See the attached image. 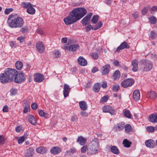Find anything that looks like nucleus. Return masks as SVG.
Returning a JSON list of instances; mask_svg holds the SVG:
<instances>
[{
	"instance_id": "1",
	"label": "nucleus",
	"mask_w": 157,
	"mask_h": 157,
	"mask_svg": "<svg viewBox=\"0 0 157 157\" xmlns=\"http://www.w3.org/2000/svg\"><path fill=\"white\" fill-rule=\"evenodd\" d=\"M86 13L87 11L84 8L75 9L64 19V21L66 25L72 24L81 19Z\"/></svg>"
},
{
	"instance_id": "2",
	"label": "nucleus",
	"mask_w": 157,
	"mask_h": 157,
	"mask_svg": "<svg viewBox=\"0 0 157 157\" xmlns=\"http://www.w3.org/2000/svg\"><path fill=\"white\" fill-rule=\"evenodd\" d=\"M18 71L13 69L8 68L5 70L4 74H0V81L3 83H6L13 80Z\"/></svg>"
},
{
	"instance_id": "3",
	"label": "nucleus",
	"mask_w": 157,
	"mask_h": 157,
	"mask_svg": "<svg viewBox=\"0 0 157 157\" xmlns=\"http://www.w3.org/2000/svg\"><path fill=\"white\" fill-rule=\"evenodd\" d=\"M7 23L11 28H20L22 27L24 24V21L21 17H14V15H10L8 18Z\"/></svg>"
},
{
	"instance_id": "4",
	"label": "nucleus",
	"mask_w": 157,
	"mask_h": 157,
	"mask_svg": "<svg viewBox=\"0 0 157 157\" xmlns=\"http://www.w3.org/2000/svg\"><path fill=\"white\" fill-rule=\"evenodd\" d=\"M134 82V80L133 79L128 78L123 81L121 83V85L124 88H126L132 86Z\"/></svg>"
},
{
	"instance_id": "5",
	"label": "nucleus",
	"mask_w": 157,
	"mask_h": 157,
	"mask_svg": "<svg viewBox=\"0 0 157 157\" xmlns=\"http://www.w3.org/2000/svg\"><path fill=\"white\" fill-rule=\"evenodd\" d=\"M102 111L104 113H109L111 115H114L116 113L115 109L109 105L104 106L102 108Z\"/></svg>"
},
{
	"instance_id": "6",
	"label": "nucleus",
	"mask_w": 157,
	"mask_h": 157,
	"mask_svg": "<svg viewBox=\"0 0 157 157\" xmlns=\"http://www.w3.org/2000/svg\"><path fill=\"white\" fill-rule=\"evenodd\" d=\"M25 79V77L23 73H21L15 76L13 79L14 81L17 83H21Z\"/></svg>"
},
{
	"instance_id": "7",
	"label": "nucleus",
	"mask_w": 157,
	"mask_h": 157,
	"mask_svg": "<svg viewBox=\"0 0 157 157\" xmlns=\"http://www.w3.org/2000/svg\"><path fill=\"white\" fill-rule=\"evenodd\" d=\"M34 81L37 82H41L44 79V76L42 74L37 73L33 75Z\"/></svg>"
},
{
	"instance_id": "8",
	"label": "nucleus",
	"mask_w": 157,
	"mask_h": 157,
	"mask_svg": "<svg viewBox=\"0 0 157 157\" xmlns=\"http://www.w3.org/2000/svg\"><path fill=\"white\" fill-rule=\"evenodd\" d=\"M79 46L77 44H72L70 46H65L64 49L65 50L69 52L71 51L74 52L76 51L77 49H78Z\"/></svg>"
},
{
	"instance_id": "9",
	"label": "nucleus",
	"mask_w": 157,
	"mask_h": 157,
	"mask_svg": "<svg viewBox=\"0 0 157 157\" xmlns=\"http://www.w3.org/2000/svg\"><path fill=\"white\" fill-rule=\"evenodd\" d=\"M144 65V70L145 71H148L150 70L152 67V64L151 62L149 60H146L143 63Z\"/></svg>"
},
{
	"instance_id": "10",
	"label": "nucleus",
	"mask_w": 157,
	"mask_h": 157,
	"mask_svg": "<svg viewBox=\"0 0 157 157\" xmlns=\"http://www.w3.org/2000/svg\"><path fill=\"white\" fill-rule=\"evenodd\" d=\"M36 47L38 52L41 53L44 52L45 47L43 44L41 42H38L36 44Z\"/></svg>"
},
{
	"instance_id": "11",
	"label": "nucleus",
	"mask_w": 157,
	"mask_h": 157,
	"mask_svg": "<svg viewBox=\"0 0 157 157\" xmlns=\"http://www.w3.org/2000/svg\"><path fill=\"white\" fill-rule=\"evenodd\" d=\"M89 147H94L99 149V145L98 140L96 138H94L89 144Z\"/></svg>"
},
{
	"instance_id": "12",
	"label": "nucleus",
	"mask_w": 157,
	"mask_h": 157,
	"mask_svg": "<svg viewBox=\"0 0 157 157\" xmlns=\"http://www.w3.org/2000/svg\"><path fill=\"white\" fill-rule=\"evenodd\" d=\"M129 45L126 41H124L117 48L116 51L118 52L120 50L129 48Z\"/></svg>"
},
{
	"instance_id": "13",
	"label": "nucleus",
	"mask_w": 157,
	"mask_h": 157,
	"mask_svg": "<svg viewBox=\"0 0 157 157\" xmlns=\"http://www.w3.org/2000/svg\"><path fill=\"white\" fill-rule=\"evenodd\" d=\"M146 96L147 98L152 100H155L157 97L156 93L153 91L147 92Z\"/></svg>"
},
{
	"instance_id": "14",
	"label": "nucleus",
	"mask_w": 157,
	"mask_h": 157,
	"mask_svg": "<svg viewBox=\"0 0 157 157\" xmlns=\"http://www.w3.org/2000/svg\"><path fill=\"white\" fill-rule=\"evenodd\" d=\"M138 61L136 59L133 60L131 63V65L133 66L132 70L134 72H136L138 71Z\"/></svg>"
},
{
	"instance_id": "15",
	"label": "nucleus",
	"mask_w": 157,
	"mask_h": 157,
	"mask_svg": "<svg viewBox=\"0 0 157 157\" xmlns=\"http://www.w3.org/2000/svg\"><path fill=\"white\" fill-rule=\"evenodd\" d=\"M124 125L123 123H119L117 124L113 127V129L117 131H120L122 130L124 128Z\"/></svg>"
},
{
	"instance_id": "16",
	"label": "nucleus",
	"mask_w": 157,
	"mask_h": 157,
	"mask_svg": "<svg viewBox=\"0 0 157 157\" xmlns=\"http://www.w3.org/2000/svg\"><path fill=\"white\" fill-rule=\"evenodd\" d=\"M78 62L79 65L81 66H85L87 64L86 60L82 56H80L78 59Z\"/></svg>"
},
{
	"instance_id": "17",
	"label": "nucleus",
	"mask_w": 157,
	"mask_h": 157,
	"mask_svg": "<svg viewBox=\"0 0 157 157\" xmlns=\"http://www.w3.org/2000/svg\"><path fill=\"white\" fill-rule=\"evenodd\" d=\"M110 68V66L109 64H106L102 68V75H106L109 73Z\"/></svg>"
},
{
	"instance_id": "18",
	"label": "nucleus",
	"mask_w": 157,
	"mask_h": 157,
	"mask_svg": "<svg viewBox=\"0 0 157 157\" xmlns=\"http://www.w3.org/2000/svg\"><path fill=\"white\" fill-rule=\"evenodd\" d=\"M133 98L134 100L136 101H139L140 98V93L138 90H135L133 93Z\"/></svg>"
},
{
	"instance_id": "19",
	"label": "nucleus",
	"mask_w": 157,
	"mask_h": 157,
	"mask_svg": "<svg viewBox=\"0 0 157 157\" xmlns=\"http://www.w3.org/2000/svg\"><path fill=\"white\" fill-rule=\"evenodd\" d=\"M79 105L81 109L83 111H85L87 109V105L86 102L84 101L79 102Z\"/></svg>"
},
{
	"instance_id": "20",
	"label": "nucleus",
	"mask_w": 157,
	"mask_h": 157,
	"mask_svg": "<svg viewBox=\"0 0 157 157\" xmlns=\"http://www.w3.org/2000/svg\"><path fill=\"white\" fill-rule=\"evenodd\" d=\"M155 143L152 140L150 139L145 141V144L147 147L153 148L154 147Z\"/></svg>"
},
{
	"instance_id": "21",
	"label": "nucleus",
	"mask_w": 157,
	"mask_h": 157,
	"mask_svg": "<svg viewBox=\"0 0 157 157\" xmlns=\"http://www.w3.org/2000/svg\"><path fill=\"white\" fill-rule=\"evenodd\" d=\"M61 151L59 147H52L50 150L51 152L53 154L56 155L59 153Z\"/></svg>"
},
{
	"instance_id": "22",
	"label": "nucleus",
	"mask_w": 157,
	"mask_h": 157,
	"mask_svg": "<svg viewBox=\"0 0 157 157\" xmlns=\"http://www.w3.org/2000/svg\"><path fill=\"white\" fill-rule=\"evenodd\" d=\"M98 149L94 147L93 148L89 147V148L88 151V154L91 155L95 154L98 152Z\"/></svg>"
},
{
	"instance_id": "23",
	"label": "nucleus",
	"mask_w": 157,
	"mask_h": 157,
	"mask_svg": "<svg viewBox=\"0 0 157 157\" xmlns=\"http://www.w3.org/2000/svg\"><path fill=\"white\" fill-rule=\"evenodd\" d=\"M77 142L82 145H84L86 142V139L83 138L82 136H79Z\"/></svg>"
},
{
	"instance_id": "24",
	"label": "nucleus",
	"mask_w": 157,
	"mask_h": 157,
	"mask_svg": "<svg viewBox=\"0 0 157 157\" xmlns=\"http://www.w3.org/2000/svg\"><path fill=\"white\" fill-rule=\"evenodd\" d=\"M29 122L32 124L35 125L36 124V120L34 117L32 115H29L28 117Z\"/></svg>"
},
{
	"instance_id": "25",
	"label": "nucleus",
	"mask_w": 157,
	"mask_h": 157,
	"mask_svg": "<svg viewBox=\"0 0 157 157\" xmlns=\"http://www.w3.org/2000/svg\"><path fill=\"white\" fill-rule=\"evenodd\" d=\"M101 88L100 84L99 83H96L94 85L93 89L95 92L98 93Z\"/></svg>"
},
{
	"instance_id": "26",
	"label": "nucleus",
	"mask_w": 157,
	"mask_h": 157,
	"mask_svg": "<svg viewBox=\"0 0 157 157\" xmlns=\"http://www.w3.org/2000/svg\"><path fill=\"white\" fill-rule=\"evenodd\" d=\"M36 151L37 152L43 154L46 152V149L44 147H37L36 149Z\"/></svg>"
},
{
	"instance_id": "27",
	"label": "nucleus",
	"mask_w": 157,
	"mask_h": 157,
	"mask_svg": "<svg viewBox=\"0 0 157 157\" xmlns=\"http://www.w3.org/2000/svg\"><path fill=\"white\" fill-rule=\"evenodd\" d=\"M111 151L115 154H119L120 152L117 147L115 146H112L110 149Z\"/></svg>"
},
{
	"instance_id": "28",
	"label": "nucleus",
	"mask_w": 157,
	"mask_h": 157,
	"mask_svg": "<svg viewBox=\"0 0 157 157\" xmlns=\"http://www.w3.org/2000/svg\"><path fill=\"white\" fill-rule=\"evenodd\" d=\"M15 67L18 70H21L23 67V64L22 62L19 61H17L15 63Z\"/></svg>"
},
{
	"instance_id": "29",
	"label": "nucleus",
	"mask_w": 157,
	"mask_h": 157,
	"mask_svg": "<svg viewBox=\"0 0 157 157\" xmlns=\"http://www.w3.org/2000/svg\"><path fill=\"white\" fill-rule=\"evenodd\" d=\"M33 5H32L27 10V12L30 14H34L35 13L36 11L34 8L33 7Z\"/></svg>"
},
{
	"instance_id": "30",
	"label": "nucleus",
	"mask_w": 157,
	"mask_h": 157,
	"mask_svg": "<svg viewBox=\"0 0 157 157\" xmlns=\"http://www.w3.org/2000/svg\"><path fill=\"white\" fill-rule=\"evenodd\" d=\"M124 128H125V130L126 132L129 133L131 132H132V127L129 124H127Z\"/></svg>"
},
{
	"instance_id": "31",
	"label": "nucleus",
	"mask_w": 157,
	"mask_h": 157,
	"mask_svg": "<svg viewBox=\"0 0 157 157\" xmlns=\"http://www.w3.org/2000/svg\"><path fill=\"white\" fill-rule=\"evenodd\" d=\"M123 144L124 147H130L132 143L127 139H125L123 140Z\"/></svg>"
},
{
	"instance_id": "32",
	"label": "nucleus",
	"mask_w": 157,
	"mask_h": 157,
	"mask_svg": "<svg viewBox=\"0 0 157 157\" xmlns=\"http://www.w3.org/2000/svg\"><path fill=\"white\" fill-rule=\"evenodd\" d=\"M33 149L30 147L27 151V153L25 157H33Z\"/></svg>"
},
{
	"instance_id": "33",
	"label": "nucleus",
	"mask_w": 157,
	"mask_h": 157,
	"mask_svg": "<svg viewBox=\"0 0 157 157\" xmlns=\"http://www.w3.org/2000/svg\"><path fill=\"white\" fill-rule=\"evenodd\" d=\"M113 78L115 80L120 78V72L118 70H116L114 72L113 74Z\"/></svg>"
},
{
	"instance_id": "34",
	"label": "nucleus",
	"mask_w": 157,
	"mask_h": 157,
	"mask_svg": "<svg viewBox=\"0 0 157 157\" xmlns=\"http://www.w3.org/2000/svg\"><path fill=\"white\" fill-rule=\"evenodd\" d=\"M32 5L29 2H22L21 6L24 8L28 9Z\"/></svg>"
},
{
	"instance_id": "35",
	"label": "nucleus",
	"mask_w": 157,
	"mask_h": 157,
	"mask_svg": "<svg viewBox=\"0 0 157 157\" xmlns=\"http://www.w3.org/2000/svg\"><path fill=\"white\" fill-rule=\"evenodd\" d=\"M99 16L98 15L93 16L91 19V21L93 24L96 23L98 21Z\"/></svg>"
},
{
	"instance_id": "36",
	"label": "nucleus",
	"mask_w": 157,
	"mask_h": 157,
	"mask_svg": "<svg viewBox=\"0 0 157 157\" xmlns=\"http://www.w3.org/2000/svg\"><path fill=\"white\" fill-rule=\"evenodd\" d=\"M38 113L39 115L41 116H43L44 117L46 118L48 116V115L47 113H45L42 110H39Z\"/></svg>"
},
{
	"instance_id": "37",
	"label": "nucleus",
	"mask_w": 157,
	"mask_h": 157,
	"mask_svg": "<svg viewBox=\"0 0 157 157\" xmlns=\"http://www.w3.org/2000/svg\"><path fill=\"white\" fill-rule=\"evenodd\" d=\"M149 10L151 13L154 14L155 12L157 11V6H154L151 8H149Z\"/></svg>"
},
{
	"instance_id": "38",
	"label": "nucleus",
	"mask_w": 157,
	"mask_h": 157,
	"mask_svg": "<svg viewBox=\"0 0 157 157\" xmlns=\"http://www.w3.org/2000/svg\"><path fill=\"white\" fill-rule=\"evenodd\" d=\"M53 56L55 58H58L61 55V53L58 50H55L53 52Z\"/></svg>"
},
{
	"instance_id": "39",
	"label": "nucleus",
	"mask_w": 157,
	"mask_h": 157,
	"mask_svg": "<svg viewBox=\"0 0 157 157\" xmlns=\"http://www.w3.org/2000/svg\"><path fill=\"white\" fill-rule=\"evenodd\" d=\"M90 20L89 19L87 18V17H85L82 20V24L83 25H86L88 23Z\"/></svg>"
},
{
	"instance_id": "40",
	"label": "nucleus",
	"mask_w": 157,
	"mask_h": 157,
	"mask_svg": "<svg viewBox=\"0 0 157 157\" xmlns=\"http://www.w3.org/2000/svg\"><path fill=\"white\" fill-rule=\"evenodd\" d=\"M102 25V23L101 22H99L97 25L94 26V30H96L100 28Z\"/></svg>"
},
{
	"instance_id": "41",
	"label": "nucleus",
	"mask_w": 157,
	"mask_h": 157,
	"mask_svg": "<svg viewBox=\"0 0 157 157\" xmlns=\"http://www.w3.org/2000/svg\"><path fill=\"white\" fill-rule=\"evenodd\" d=\"M109 96L108 95H105L101 98V102H106L109 99Z\"/></svg>"
},
{
	"instance_id": "42",
	"label": "nucleus",
	"mask_w": 157,
	"mask_h": 157,
	"mask_svg": "<svg viewBox=\"0 0 157 157\" xmlns=\"http://www.w3.org/2000/svg\"><path fill=\"white\" fill-rule=\"evenodd\" d=\"M119 87V86L118 85L116 84L113 85L112 86V90L114 92L118 91Z\"/></svg>"
},
{
	"instance_id": "43",
	"label": "nucleus",
	"mask_w": 157,
	"mask_h": 157,
	"mask_svg": "<svg viewBox=\"0 0 157 157\" xmlns=\"http://www.w3.org/2000/svg\"><path fill=\"white\" fill-rule=\"evenodd\" d=\"M156 33L155 31H152L150 33V36L152 39H155L156 38Z\"/></svg>"
},
{
	"instance_id": "44",
	"label": "nucleus",
	"mask_w": 157,
	"mask_h": 157,
	"mask_svg": "<svg viewBox=\"0 0 157 157\" xmlns=\"http://www.w3.org/2000/svg\"><path fill=\"white\" fill-rule=\"evenodd\" d=\"M124 115L128 118H130L131 117V115L129 110H125L124 112Z\"/></svg>"
},
{
	"instance_id": "45",
	"label": "nucleus",
	"mask_w": 157,
	"mask_h": 157,
	"mask_svg": "<svg viewBox=\"0 0 157 157\" xmlns=\"http://www.w3.org/2000/svg\"><path fill=\"white\" fill-rule=\"evenodd\" d=\"M148 10V7H144L141 11V13L143 15H145L147 13Z\"/></svg>"
},
{
	"instance_id": "46",
	"label": "nucleus",
	"mask_w": 157,
	"mask_h": 157,
	"mask_svg": "<svg viewBox=\"0 0 157 157\" xmlns=\"http://www.w3.org/2000/svg\"><path fill=\"white\" fill-rule=\"evenodd\" d=\"M150 21L151 24H155L156 23V19L154 16H152L150 17Z\"/></svg>"
},
{
	"instance_id": "47",
	"label": "nucleus",
	"mask_w": 157,
	"mask_h": 157,
	"mask_svg": "<svg viewBox=\"0 0 157 157\" xmlns=\"http://www.w3.org/2000/svg\"><path fill=\"white\" fill-rule=\"evenodd\" d=\"M155 114H151L149 117V121L152 122H155Z\"/></svg>"
},
{
	"instance_id": "48",
	"label": "nucleus",
	"mask_w": 157,
	"mask_h": 157,
	"mask_svg": "<svg viewBox=\"0 0 157 157\" xmlns=\"http://www.w3.org/2000/svg\"><path fill=\"white\" fill-rule=\"evenodd\" d=\"M91 56L94 59H97L98 58V56L96 53H92L90 54Z\"/></svg>"
},
{
	"instance_id": "49",
	"label": "nucleus",
	"mask_w": 157,
	"mask_h": 157,
	"mask_svg": "<svg viewBox=\"0 0 157 157\" xmlns=\"http://www.w3.org/2000/svg\"><path fill=\"white\" fill-rule=\"evenodd\" d=\"M94 27H93L91 25L89 24L86 27V32L89 31L91 29L94 30Z\"/></svg>"
},
{
	"instance_id": "50",
	"label": "nucleus",
	"mask_w": 157,
	"mask_h": 157,
	"mask_svg": "<svg viewBox=\"0 0 157 157\" xmlns=\"http://www.w3.org/2000/svg\"><path fill=\"white\" fill-rule=\"evenodd\" d=\"M6 141V139L3 136H0V144H4Z\"/></svg>"
},
{
	"instance_id": "51",
	"label": "nucleus",
	"mask_w": 157,
	"mask_h": 157,
	"mask_svg": "<svg viewBox=\"0 0 157 157\" xmlns=\"http://www.w3.org/2000/svg\"><path fill=\"white\" fill-rule=\"evenodd\" d=\"M146 130L148 132H152L154 131V128L152 126H148L147 127Z\"/></svg>"
},
{
	"instance_id": "52",
	"label": "nucleus",
	"mask_w": 157,
	"mask_h": 157,
	"mask_svg": "<svg viewBox=\"0 0 157 157\" xmlns=\"http://www.w3.org/2000/svg\"><path fill=\"white\" fill-rule=\"evenodd\" d=\"M25 37L23 36H21L17 38V40L19 41L21 43H22L24 41Z\"/></svg>"
},
{
	"instance_id": "53",
	"label": "nucleus",
	"mask_w": 157,
	"mask_h": 157,
	"mask_svg": "<svg viewBox=\"0 0 157 157\" xmlns=\"http://www.w3.org/2000/svg\"><path fill=\"white\" fill-rule=\"evenodd\" d=\"M23 105L24 107L30 106L29 102L27 99H25L24 100Z\"/></svg>"
},
{
	"instance_id": "54",
	"label": "nucleus",
	"mask_w": 157,
	"mask_h": 157,
	"mask_svg": "<svg viewBox=\"0 0 157 157\" xmlns=\"http://www.w3.org/2000/svg\"><path fill=\"white\" fill-rule=\"evenodd\" d=\"M25 140L23 137L21 136L18 139V143L19 144H21Z\"/></svg>"
},
{
	"instance_id": "55",
	"label": "nucleus",
	"mask_w": 157,
	"mask_h": 157,
	"mask_svg": "<svg viewBox=\"0 0 157 157\" xmlns=\"http://www.w3.org/2000/svg\"><path fill=\"white\" fill-rule=\"evenodd\" d=\"M70 91H68L67 90L63 89V94L64 97H67L68 95L69 92Z\"/></svg>"
},
{
	"instance_id": "56",
	"label": "nucleus",
	"mask_w": 157,
	"mask_h": 157,
	"mask_svg": "<svg viewBox=\"0 0 157 157\" xmlns=\"http://www.w3.org/2000/svg\"><path fill=\"white\" fill-rule=\"evenodd\" d=\"M13 10L12 8L6 9L5 11V14H8L10 13Z\"/></svg>"
},
{
	"instance_id": "57",
	"label": "nucleus",
	"mask_w": 157,
	"mask_h": 157,
	"mask_svg": "<svg viewBox=\"0 0 157 157\" xmlns=\"http://www.w3.org/2000/svg\"><path fill=\"white\" fill-rule=\"evenodd\" d=\"M87 150V147L86 145L83 146L81 149V151L82 153H85Z\"/></svg>"
},
{
	"instance_id": "58",
	"label": "nucleus",
	"mask_w": 157,
	"mask_h": 157,
	"mask_svg": "<svg viewBox=\"0 0 157 157\" xmlns=\"http://www.w3.org/2000/svg\"><path fill=\"white\" fill-rule=\"evenodd\" d=\"M24 108L23 110V113H26L29 110H30V106H24Z\"/></svg>"
},
{
	"instance_id": "59",
	"label": "nucleus",
	"mask_w": 157,
	"mask_h": 157,
	"mask_svg": "<svg viewBox=\"0 0 157 157\" xmlns=\"http://www.w3.org/2000/svg\"><path fill=\"white\" fill-rule=\"evenodd\" d=\"M32 108L34 110L36 109L38 107V105L36 103H34L31 105Z\"/></svg>"
},
{
	"instance_id": "60",
	"label": "nucleus",
	"mask_w": 157,
	"mask_h": 157,
	"mask_svg": "<svg viewBox=\"0 0 157 157\" xmlns=\"http://www.w3.org/2000/svg\"><path fill=\"white\" fill-rule=\"evenodd\" d=\"M101 86L103 88H106L107 86V82L105 81H103L102 82Z\"/></svg>"
},
{
	"instance_id": "61",
	"label": "nucleus",
	"mask_w": 157,
	"mask_h": 157,
	"mask_svg": "<svg viewBox=\"0 0 157 157\" xmlns=\"http://www.w3.org/2000/svg\"><path fill=\"white\" fill-rule=\"evenodd\" d=\"M80 115L82 117H86L88 116V113L85 111H82L80 113Z\"/></svg>"
},
{
	"instance_id": "62",
	"label": "nucleus",
	"mask_w": 157,
	"mask_h": 157,
	"mask_svg": "<svg viewBox=\"0 0 157 157\" xmlns=\"http://www.w3.org/2000/svg\"><path fill=\"white\" fill-rule=\"evenodd\" d=\"M64 89L67 90L68 91H70L71 88L68 85L66 84H65L64 85Z\"/></svg>"
},
{
	"instance_id": "63",
	"label": "nucleus",
	"mask_w": 157,
	"mask_h": 157,
	"mask_svg": "<svg viewBox=\"0 0 157 157\" xmlns=\"http://www.w3.org/2000/svg\"><path fill=\"white\" fill-rule=\"evenodd\" d=\"M8 106L6 105L4 106L2 110L4 112H8Z\"/></svg>"
},
{
	"instance_id": "64",
	"label": "nucleus",
	"mask_w": 157,
	"mask_h": 157,
	"mask_svg": "<svg viewBox=\"0 0 157 157\" xmlns=\"http://www.w3.org/2000/svg\"><path fill=\"white\" fill-rule=\"evenodd\" d=\"M17 93V90L15 89H12L10 90V93L12 95H15Z\"/></svg>"
}]
</instances>
